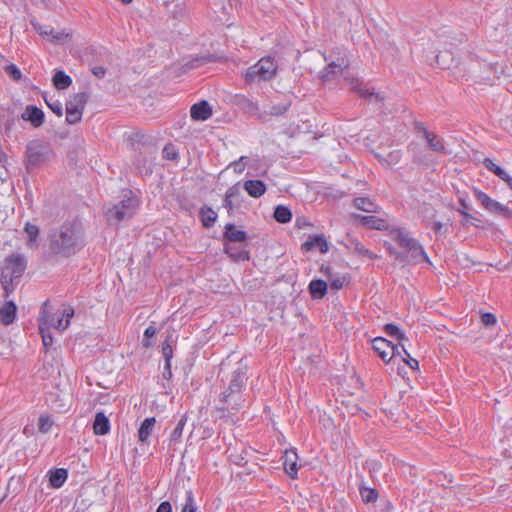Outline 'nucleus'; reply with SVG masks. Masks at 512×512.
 Wrapping results in <instances>:
<instances>
[{
    "label": "nucleus",
    "instance_id": "f257e3e1",
    "mask_svg": "<svg viewBox=\"0 0 512 512\" xmlns=\"http://www.w3.org/2000/svg\"><path fill=\"white\" fill-rule=\"evenodd\" d=\"M230 363L223 361L218 372L220 392L217 396L216 409L221 412L238 411L244 406L243 389L248 379V366L241 359L229 370Z\"/></svg>",
    "mask_w": 512,
    "mask_h": 512
},
{
    "label": "nucleus",
    "instance_id": "f03ea898",
    "mask_svg": "<svg viewBox=\"0 0 512 512\" xmlns=\"http://www.w3.org/2000/svg\"><path fill=\"white\" fill-rule=\"evenodd\" d=\"M84 247V230L79 221L63 223L50 235V250L53 254L68 258Z\"/></svg>",
    "mask_w": 512,
    "mask_h": 512
},
{
    "label": "nucleus",
    "instance_id": "7ed1b4c3",
    "mask_svg": "<svg viewBox=\"0 0 512 512\" xmlns=\"http://www.w3.org/2000/svg\"><path fill=\"white\" fill-rule=\"evenodd\" d=\"M389 237L404 250L407 256H410L414 264L425 263L428 267L434 268V264L424 246L418 239L412 237L406 228L392 226L389 230Z\"/></svg>",
    "mask_w": 512,
    "mask_h": 512
},
{
    "label": "nucleus",
    "instance_id": "20e7f679",
    "mask_svg": "<svg viewBox=\"0 0 512 512\" xmlns=\"http://www.w3.org/2000/svg\"><path fill=\"white\" fill-rule=\"evenodd\" d=\"M354 95L358 96L361 104L366 106L372 114L384 112L387 94L372 83L354 77Z\"/></svg>",
    "mask_w": 512,
    "mask_h": 512
},
{
    "label": "nucleus",
    "instance_id": "39448f33",
    "mask_svg": "<svg viewBox=\"0 0 512 512\" xmlns=\"http://www.w3.org/2000/svg\"><path fill=\"white\" fill-rule=\"evenodd\" d=\"M26 267L27 261L22 254H11L5 258L0 284L6 298L15 290L17 281L22 277Z\"/></svg>",
    "mask_w": 512,
    "mask_h": 512
},
{
    "label": "nucleus",
    "instance_id": "423d86ee",
    "mask_svg": "<svg viewBox=\"0 0 512 512\" xmlns=\"http://www.w3.org/2000/svg\"><path fill=\"white\" fill-rule=\"evenodd\" d=\"M354 209L370 214H379L382 210L369 184L364 180L354 183Z\"/></svg>",
    "mask_w": 512,
    "mask_h": 512
},
{
    "label": "nucleus",
    "instance_id": "0eeeda50",
    "mask_svg": "<svg viewBox=\"0 0 512 512\" xmlns=\"http://www.w3.org/2000/svg\"><path fill=\"white\" fill-rule=\"evenodd\" d=\"M53 155L50 147L39 140L30 141L25 150L24 165L28 172L41 167Z\"/></svg>",
    "mask_w": 512,
    "mask_h": 512
},
{
    "label": "nucleus",
    "instance_id": "6e6552de",
    "mask_svg": "<svg viewBox=\"0 0 512 512\" xmlns=\"http://www.w3.org/2000/svg\"><path fill=\"white\" fill-rule=\"evenodd\" d=\"M131 194L132 192L129 191V195H125L119 203L107 209L105 215L109 222L119 223L134 216L139 203Z\"/></svg>",
    "mask_w": 512,
    "mask_h": 512
},
{
    "label": "nucleus",
    "instance_id": "1a4fd4ad",
    "mask_svg": "<svg viewBox=\"0 0 512 512\" xmlns=\"http://www.w3.org/2000/svg\"><path fill=\"white\" fill-rule=\"evenodd\" d=\"M277 64L272 57H263L256 64L250 66L245 74L248 83L256 81H269L276 75Z\"/></svg>",
    "mask_w": 512,
    "mask_h": 512
},
{
    "label": "nucleus",
    "instance_id": "9d476101",
    "mask_svg": "<svg viewBox=\"0 0 512 512\" xmlns=\"http://www.w3.org/2000/svg\"><path fill=\"white\" fill-rule=\"evenodd\" d=\"M73 315L74 309L70 306L58 309L53 313L43 310L41 318L39 319V324L63 332L69 327L70 320Z\"/></svg>",
    "mask_w": 512,
    "mask_h": 512
},
{
    "label": "nucleus",
    "instance_id": "9b49d317",
    "mask_svg": "<svg viewBox=\"0 0 512 512\" xmlns=\"http://www.w3.org/2000/svg\"><path fill=\"white\" fill-rule=\"evenodd\" d=\"M475 199L480 205L490 213H494L505 220L512 219V209L505 204L490 197L486 192L479 188H473Z\"/></svg>",
    "mask_w": 512,
    "mask_h": 512
},
{
    "label": "nucleus",
    "instance_id": "f8f14e48",
    "mask_svg": "<svg viewBox=\"0 0 512 512\" xmlns=\"http://www.w3.org/2000/svg\"><path fill=\"white\" fill-rule=\"evenodd\" d=\"M413 127L415 133L425 140L429 149L437 153H447L443 138L431 133L423 122L414 121Z\"/></svg>",
    "mask_w": 512,
    "mask_h": 512
},
{
    "label": "nucleus",
    "instance_id": "ddd939ff",
    "mask_svg": "<svg viewBox=\"0 0 512 512\" xmlns=\"http://www.w3.org/2000/svg\"><path fill=\"white\" fill-rule=\"evenodd\" d=\"M354 226L387 232L392 228L385 219L376 216V214L361 215L358 213H354ZM387 234L389 235V233Z\"/></svg>",
    "mask_w": 512,
    "mask_h": 512
},
{
    "label": "nucleus",
    "instance_id": "4468645a",
    "mask_svg": "<svg viewBox=\"0 0 512 512\" xmlns=\"http://www.w3.org/2000/svg\"><path fill=\"white\" fill-rule=\"evenodd\" d=\"M357 478L359 479L358 491L362 502L366 505L374 504L379 498V491L375 487L369 486L362 474L357 473Z\"/></svg>",
    "mask_w": 512,
    "mask_h": 512
},
{
    "label": "nucleus",
    "instance_id": "2eb2a0df",
    "mask_svg": "<svg viewBox=\"0 0 512 512\" xmlns=\"http://www.w3.org/2000/svg\"><path fill=\"white\" fill-rule=\"evenodd\" d=\"M484 167L500 180L506 183V185L512 189V176L505 170L504 167L494 162L493 159L486 157L483 160Z\"/></svg>",
    "mask_w": 512,
    "mask_h": 512
},
{
    "label": "nucleus",
    "instance_id": "dca6fc26",
    "mask_svg": "<svg viewBox=\"0 0 512 512\" xmlns=\"http://www.w3.org/2000/svg\"><path fill=\"white\" fill-rule=\"evenodd\" d=\"M291 107V101H282L278 104H274L270 107V109H262L261 114L259 115V120L262 122H267L271 119V117H280L283 116Z\"/></svg>",
    "mask_w": 512,
    "mask_h": 512
},
{
    "label": "nucleus",
    "instance_id": "f3484780",
    "mask_svg": "<svg viewBox=\"0 0 512 512\" xmlns=\"http://www.w3.org/2000/svg\"><path fill=\"white\" fill-rule=\"evenodd\" d=\"M318 249L321 253H326L329 250V244L324 235L309 236L308 239L301 245L303 252H309Z\"/></svg>",
    "mask_w": 512,
    "mask_h": 512
},
{
    "label": "nucleus",
    "instance_id": "a211bd4d",
    "mask_svg": "<svg viewBox=\"0 0 512 512\" xmlns=\"http://www.w3.org/2000/svg\"><path fill=\"white\" fill-rule=\"evenodd\" d=\"M190 116L196 121H205L212 116V109L205 100L195 103L191 106Z\"/></svg>",
    "mask_w": 512,
    "mask_h": 512
},
{
    "label": "nucleus",
    "instance_id": "6ab92c4d",
    "mask_svg": "<svg viewBox=\"0 0 512 512\" xmlns=\"http://www.w3.org/2000/svg\"><path fill=\"white\" fill-rule=\"evenodd\" d=\"M348 66V62L344 59L338 60L337 62L332 61L328 64L326 68L320 71L319 77L323 81L331 80L334 77V75L341 73L343 69H347Z\"/></svg>",
    "mask_w": 512,
    "mask_h": 512
},
{
    "label": "nucleus",
    "instance_id": "aec40b11",
    "mask_svg": "<svg viewBox=\"0 0 512 512\" xmlns=\"http://www.w3.org/2000/svg\"><path fill=\"white\" fill-rule=\"evenodd\" d=\"M283 459H284L283 465H284L285 472L292 479H296L297 475H298V469H299V466L297 464V461H298L297 453L293 450H290V451L287 450L284 453Z\"/></svg>",
    "mask_w": 512,
    "mask_h": 512
},
{
    "label": "nucleus",
    "instance_id": "412c9836",
    "mask_svg": "<svg viewBox=\"0 0 512 512\" xmlns=\"http://www.w3.org/2000/svg\"><path fill=\"white\" fill-rule=\"evenodd\" d=\"M22 119L29 121L34 127H40L44 122V112L34 105H29L22 114Z\"/></svg>",
    "mask_w": 512,
    "mask_h": 512
},
{
    "label": "nucleus",
    "instance_id": "4be33fe9",
    "mask_svg": "<svg viewBox=\"0 0 512 512\" xmlns=\"http://www.w3.org/2000/svg\"><path fill=\"white\" fill-rule=\"evenodd\" d=\"M237 105L247 114L256 117L259 119V115L262 112V109L259 105L249 99L248 97L241 95L237 97Z\"/></svg>",
    "mask_w": 512,
    "mask_h": 512
},
{
    "label": "nucleus",
    "instance_id": "5701e85b",
    "mask_svg": "<svg viewBox=\"0 0 512 512\" xmlns=\"http://www.w3.org/2000/svg\"><path fill=\"white\" fill-rule=\"evenodd\" d=\"M17 313V306L13 301H7L0 309V320L4 325L14 322Z\"/></svg>",
    "mask_w": 512,
    "mask_h": 512
},
{
    "label": "nucleus",
    "instance_id": "b1692460",
    "mask_svg": "<svg viewBox=\"0 0 512 512\" xmlns=\"http://www.w3.org/2000/svg\"><path fill=\"white\" fill-rule=\"evenodd\" d=\"M243 187L249 196L259 198L266 192V185L261 180H247Z\"/></svg>",
    "mask_w": 512,
    "mask_h": 512
},
{
    "label": "nucleus",
    "instance_id": "393cba45",
    "mask_svg": "<svg viewBox=\"0 0 512 512\" xmlns=\"http://www.w3.org/2000/svg\"><path fill=\"white\" fill-rule=\"evenodd\" d=\"M89 95L86 92H79L70 97L66 102V109L84 111Z\"/></svg>",
    "mask_w": 512,
    "mask_h": 512
},
{
    "label": "nucleus",
    "instance_id": "a878e982",
    "mask_svg": "<svg viewBox=\"0 0 512 512\" xmlns=\"http://www.w3.org/2000/svg\"><path fill=\"white\" fill-rule=\"evenodd\" d=\"M383 331L386 335L396 339L398 342L408 341L405 331L397 323H386L383 326Z\"/></svg>",
    "mask_w": 512,
    "mask_h": 512
},
{
    "label": "nucleus",
    "instance_id": "bb28decb",
    "mask_svg": "<svg viewBox=\"0 0 512 512\" xmlns=\"http://www.w3.org/2000/svg\"><path fill=\"white\" fill-rule=\"evenodd\" d=\"M327 283L321 279L312 280L308 290L313 299H322L327 293Z\"/></svg>",
    "mask_w": 512,
    "mask_h": 512
},
{
    "label": "nucleus",
    "instance_id": "cd10ccee",
    "mask_svg": "<svg viewBox=\"0 0 512 512\" xmlns=\"http://www.w3.org/2000/svg\"><path fill=\"white\" fill-rule=\"evenodd\" d=\"M93 430L96 435H106L110 430L109 419L102 412L95 415Z\"/></svg>",
    "mask_w": 512,
    "mask_h": 512
},
{
    "label": "nucleus",
    "instance_id": "c85d7f7f",
    "mask_svg": "<svg viewBox=\"0 0 512 512\" xmlns=\"http://www.w3.org/2000/svg\"><path fill=\"white\" fill-rule=\"evenodd\" d=\"M385 345H387L385 342V337L378 336L372 340L373 350L379 355V357L385 363H389L390 362L389 351L387 348L384 347Z\"/></svg>",
    "mask_w": 512,
    "mask_h": 512
},
{
    "label": "nucleus",
    "instance_id": "c756f323",
    "mask_svg": "<svg viewBox=\"0 0 512 512\" xmlns=\"http://www.w3.org/2000/svg\"><path fill=\"white\" fill-rule=\"evenodd\" d=\"M68 472L64 468H58L50 471V485L54 488H60L67 480Z\"/></svg>",
    "mask_w": 512,
    "mask_h": 512
},
{
    "label": "nucleus",
    "instance_id": "7c9ffc66",
    "mask_svg": "<svg viewBox=\"0 0 512 512\" xmlns=\"http://www.w3.org/2000/svg\"><path fill=\"white\" fill-rule=\"evenodd\" d=\"M156 423V419L154 417H149L144 419L141 423L140 428L138 430V437L141 442H146L151 435L154 426Z\"/></svg>",
    "mask_w": 512,
    "mask_h": 512
},
{
    "label": "nucleus",
    "instance_id": "2f4dec72",
    "mask_svg": "<svg viewBox=\"0 0 512 512\" xmlns=\"http://www.w3.org/2000/svg\"><path fill=\"white\" fill-rule=\"evenodd\" d=\"M224 236L231 242H243L246 240V233L236 228L234 224H227Z\"/></svg>",
    "mask_w": 512,
    "mask_h": 512
},
{
    "label": "nucleus",
    "instance_id": "473e14b6",
    "mask_svg": "<svg viewBox=\"0 0 512 512\" xmlns=\"http://www.w3.org/2000/svg\"><path fill=\"white\" fill-rule=\"evenodd\" d=\"M33 25H34L35 30L40 35H43V36L51 35L53 37V40L57 43L63 42L69 36L68 34H66L64 32H59V33L54 34L53 33L54 31L50 26H44V25H40V24H37V25L33 24Z\"/></svg>",
    "mask_w": 512,
    "mask_h": 512
},
{
    "label": "nucleus",
    "instance_id": "72a5a7b5",
    "mask_svg": "<svg viewBox=\"0 0 512 512\" xmlns=\"http://www.w3.org/2000/svg\"><path fill=\"white\" fill-rule=\"evenodd\" d=\"M225 253L234 261L249 260V253L245 249L236 247L235 245H226Z\"/></svg>",
    "mask_w": 512,
    "mask_h": 512
},
{
    "label": "nucleus",
    "instance_id": "f704fd0d",
    "mask_svg": "<svg viewBox=\"0 0 512 512\" xmlns=\"http://www.w3.org/2000/svg\"><path fill=\"white\" fill-rule=\"evenodd\" d=\"M133 165L139 171L140 174L148 175L152 173L151 160H149L146 156L142 155L141 153H139L135 157Z\"/></svg>",
    "mask_w": 512,
    "mask_h": 512
},
{
    "label": "nucleus",
    "instance_id": "c9c22d12",
    "mask_svg": "<svg viewBox=\"0 0 512 512\" xmlns=\"http://www.w3.org/2000/svg\"><path fill=\"white\" fill-rule=\"evenodd\" d=\"M201 221L204 227H212L217 219V213L210 207H202L200 209Z\"/></svg>",
    "mask_w": 512,
    "mask_h": 512
},
{
    "label": "nucleus",
    "instance_id": "e433bc0d",
    "mask_svg": "<svg viewBox=\"0 0 512 512\" xmlns=\"http://www.w3.org/2000/svg\"><path fill=\"white\" fill-rule=\"evenodd\" d=\"M53 84L58 90H64L72 84V79L63 71H57L53 76Z\"/></svg>",
    "mask_w": 512,
    "mask_h": 512
},
{
    "label": "nucleus",
    "instance_id": "4c0bfd02",
    "mask_svg": "<svg viewBox=\"0 0 512 512\" xmlns=\"http://www.w3.org/2000/svg\"><path fill=\"white\" fill-rule=\"evenodd\" d=\"M384 248L390 257L394 258L400 263H407L409 261L408 256L404 251L396 249L391 243L385 242Z\"/></svg>",
    "mask_w": 512,
    "mask_h": 512
},
{
    "label": "nucleus",
    "instance_id": "58836bf2",
    "mask_svg": "<svg viewBox=\"0 0 512 512\" xmlns=\"http://www.w3.org/2000/svg\"><path fill=\"white\" fill-rule=\"evenodd\" d=\"M274 218L279 223H288L292 218V213L287 207L279 205L274 210Z\"/></svg>",
    "mask_w": 512,
    "mask_h": 512
},
{
    "label": "nucleus",
    "instance_id": "ea45409f",
    "mask_svg": "<svg viewBox=\"0 0 512 512\" xmlns=\"http://www.w3.org/2000/svg\"><path fill=\"white\" fill-rule=\"evenodd\" d=\"M402 351H403V356H402V360L403 362L414 372H419L420 371V363L419 361L412 357L411 354L408 352V350L406 349V347L404 345H402Z\"/></svg>",
    "mask_w": 512,
    "mask_h": 512
},
{
    "label": "nucleus",
    "instance_id": "a19ab883",
    "mask_svg": "<svg viewBox=\"0 0 512 512\" xmlns=\"http://www.w3.org/2000/svg\"><path fill=\"white\" fill-rule=\"evenodd\" d=\"M460 224L464 227L475 226L479 228V224H475V221L481 222V220L470 213V211L461 210Z\"/></svg>",
    "mask_w": 512,
    "mask_h": 512
},
{
    "label": "nucleus",
    "instance_id": "79ce46f5",
    "mask_svg": "<svg viewBox=\"0 0 512 512\" xmlns=\"http://www.w3.org/2000/svg\"><path fill=\"white\" fill-rule=\"evenodd\" d=\"M480 320L484 327L490 328L497 324L496 314L489 311H480Z\"/></svg>",
    "mask_w": 512,
    "mask_h": 512
},
{
    "label": "nucleus",
    "instance_id": "37998d69",
    "mask_svg": "<svg viewBox=\"0 0 512 512\" xmlns=\"http://www.w3.org/2000/svg\"><path fill=\"white\" fill-rule=\"evenodd\" d=\"M24 230L28 236V245H34L39 234V228L31 223H26Z\"/></svg>",
    "mask_w": 512,
    "mask_h": 512
},
{
    "label": "nucleus",
    "instance_id": "c03bdc74",
    "mask_svg": "<svg viewBox=\"0 0 512 512\" xmlns=\"http://www.w3.org/2000/svg\"><path fill=\"white\" fill-rule=\"evenodd\" d=\"M50 329L51 328H48L47 326L39 324V332L42 337L43 345L46 349H48L53 344V336Z\"/></svg>",
    "mask_w": 512,
    "mask_h": 512
},
{
    "label": "nucleus",
    "instance_id": "a18cd8bd",
    "mask_svg": "<svg viewBox=\"0 0 512 512\" xmlns=\"http://www.w3.org/2000/svg\"><path fill=\"white\" fill-rule=\"evenodd\" d=\"M162 154L163 158L172 161L177 160L179 157L178 150L171 143L164 146Z\"/></svg>",
    "mask_w": 512,
    "mask_h": 512
},
{
    "label": "nucleus",
    "instance_id": "49530a36",
    "mask_svg": "<svg viewBox=\"0 0 512 512\" xmlns=\"http://www.w3.org/2000/svg\"><path fill=\"white\" fill-rule=\"evenodd\" d=\"M185 424H186V418L183 417L179 420L176 427L173 429V431L171 433V436H170L171 442H177L181 438Z\"/></svg>",
    "mask_w": 512,
    "mask_h": 512
},
{
    "label": "nucleus",
    "instance_id": "de8ad7c7",
    "mask_svg": "<svg viewBox=\"0 0 512 512\" xmlns=\"http://www.w3.org/2000/svg\"><path fill=\"white\" fill-rule=\"evenodd\" d=\"M44 100L47 104V106L57 115H62V104L58 100H53L52 97L48 98L47 96L44 97Z\"/></svg>",
    "mask_w": 512,
    "mask_h": 512
},
{
    "label": "nucleus",
    "instance_id": "09e8293b",
    "mask_svg": "<svg viewBox=\"0 0 512 512\" xmlns=\"http://www.w3.org/2000/svg\"><path fill=\"white\" fill-rule=\"evenodd\" d=\"M82 114H83V112H81L80 110L66 109V121L69 124H76V123L80 122V120L82 118Z\"/></svg>",
    "mask_w": 512,
    "mask_h": 512
},
{
    "label": "nucleus",
    "instance_id": "8fccbe9b",
    "mask_svg": "<svg viewBox=\"0 0 512 512\" xmlns=\"http://www.w3.org/2000/svg\"><path fill=\"white\" fill-rule=\"evenodd\" d=\"M458 204H459V206L456 208V211L459 214H461V210L469 212L472 209L471 201L467 195L459 196Z\"/></svg>",
    "mask_w": 512,
    "mask_h": 512
},
{
    "label": "nucleus",
    "instance_id": "3c124183",
    "mask_svg": "<svg viewBox=\"0 0 512 512\" xmlns=\"http://www.w3.org/2000/svg\"><path fill=\"white\" fill-rule=\"evenodd\" d=\"M52 424H53L52 420L50 419L49 416H47V415L40 416L39 423H38L39 431L42 433L48 432L51 429Z\"/></svg>",
    "mask_w": 512,
    "mask_h": 512
},
{
    "label": "nucleus",
    "instance_id": "603ef678",
    "mask_svg": "<svg viewBox=\"0 0 512 512\" xmlns=\"http://www.w3.org/2000/svg\"><path fill=\"white\" fill-rule=\"evenodd\" d=\"M162 354L164 357L165 362H171V359L173 357V348L169 341V339H166L162 343Z\"/></svg>",
    "mask_w": 512,
    "mask_h": 512
},
{
    "label": "nucleus",
    "instance_id": "864d4df0",
    "mask_svg": "<svg viewBox=\"0 0 512 512\" xmlns=\"http://www.w3.org/2000/svg\"><path fill=\"white\" fill-rule=\"evenodd\" d=\"M182 512H196L192 491L186 492V503L182 508Z\"/></svg>",
    "mask_w": 512,
    "mask_h": 512
},
{
    "label": "nucleus",
    "instance_id": "5fc2aeb1",
    "mask_svg": "<svg viewBox=\"0 0 512 512\" xmlns=\"http://www.w3.org/2000/svg\"><path fill=\"white\" fill-rule=\"evenodd\" d=\"M157 333V329L154 326H149L144 331L143 346L149 347L151 344L149 339L154 337Z\"/></svg>",
    "mask_w": 512,
    "mask_h": 512
},
{
    "label": "nucleus",
    "instance_id": "6e6d98bb",
    "mask_svg": "<svg viewBox=\"0 0 512 512\" xmlns=\"http://www.w3.org/2000/svg\"><path fill=\"white\" fill-rule=\"evenodd\" d=\"M245 159H247L246 156H241L237 161H234L230 164V166L233 167L235 173L241 174L245 170Z\"/></svg>",
    "mask_w": 512,
    "mask_h": 512
},
{
    "label": "nucleus",
    "instance_id": "4d7b16f0",
    "mask_svg": "<svg viewBox=\"0 0 512 512\" xmlns=\"http://www.w3.org/2000/svg\"><path fill=\"white\" fill-rule=\"evenodd\" d=\"M354 250L358 251L360 254L367 255L370 259L376 258L377 255L373 252L369 251L368 249H364L361 245V243L354 238Z\"/></svg>",
    "mask_w": 512,
    "mask_h": 512
},
{
    "label": "nucleus",
    "instance_id": "13d9d810",
    "mask_svg": "<svg viewBox=\"0 0 512 512\" xmlns=\"http://www.w3.org/2000/svg\"><path fill=\"white\" fill-rule=\"evenodd\" d=\"M402 345H404L402 342H398L397 344H395V346H393L390 349V352H391V355L389 356L390 361L392 360V358H394L396 356H402V353H403Z\"/></svg>",
    "mask_w": 512,
    "mask_h": 512
},
{
    "label": "nucleus",
    "instance_id": "bf43d9fd",
    "mask_svg": "<svg viewBox=\"0 0 512 512\" xmlns=\"http://www.w3.org/2000/svg\"><path fill=\"white\" fill-rule=\"evenodd\" d=\"M7 71L15 80H19L22 76L21 71L13 64L7 67Z\"/></svg>",
    "mask_w": 512,
    "mask_h": 512
},
{
    "label": "nucleus",
    "instance_id": "052dcab7",
    "mask_svg": "<svg viewBox=\"0 0 512 512\" xmlns=\"http://www.w3.org/2000/svg\"><path fill=\"white\" fill-rule=\"evenodd\" d=\"M365 467L368 468L369 472H378L381 465L378 461H374V460H367L366 463H365Z\"/></svg>",
    "mask_w": 512,
    "mask_h": 512
},
{
    "label": "nucleus",
    "instance_id": "680f3d73",
    "mask_svg": "<svg viewBox=\"0 0 512 512\" xmlns=\"http://www.w3.org/2000/svg\"><path fill=\"white\" fill-rule=\"evenodd\" d=\"M240 194V190L239 188L235 185V186H231L227 189L226 193H225V196L227 198H231V199H234L236 197H238Z\"/></svg>",
    "mask_w": 512,
    "mask_h": 512
},
{
    "label": "nucleus",
    "instance_id": "e2e57ef3",
    "mask_svg": "<svg viewBox=\"0 0 512 512\" xmlns=\"http://www.w3.org/2000/svg\"><path fill=\"white\" fill-rule=\"evenodd\" d=\"M360 416L361 418L365 419L367 417H371V414L366 411L365 409L357 406V405H354V416Z\"/></svg>",
    "mask_w": 512,
    "mask_h": 512
},
{
    "label": "nucleus",
    "instance_id": "0e129e2a",
    "mask_svg": "<svg viewBox=\"0 0 512 512\" xmlns=\"http://www.w3.org/2000/svg\"><path fill=\"white\" fill-rule=\"evenodd\" d=\"M156 512H172V506L170 502L164 501L161 502L156 510Z\"/></svg>",
    "mask_w": 512,
    "mask_h": 512
},
{
    "label": "nucleus",
    "instance_id": "69168bd1",
    "mask_svg": "<svg viewBox=\"0 0 512 512\" xmlns=\"http://www.w3.org/2000/svg\"><path fill=\"white\" fill-rule=\"evenodd\" d=\"M394 509H395L394 504L390 500L386 499L383 502V505H382L380 511L381 512H392Z\"/></svg>",
    "mask_w": 512,
    "mask_h": 512
},
{
    "label": "nucleus",
    "instance_id": "338daca9",
    "mask_svg": "<svg viewBox=\"0 0 512 512\" xmlns=\"http://www.w3.org/2000/svg\"><path fill=\"white\" fill-rule=\"evenodd\" d=\"M92 73L98 78H103L106 74V69L102 66H95L92 68Z\"/></svg>",
    "mask_w": 512,
    "mask_h": 512
},
{
    "label": "nucleus",
    "instance_id": "774afa93",
    "mask_svg": "<svg viewBox=\"0 0 512 512\" xmlns=\"http://www.w3.org/2000/svg\"><path fill=\"white\" fill-rule=\"evenodd\" d=\"M163 377L167 380H170L172 378L171 362H165Z\"/></svg>",
    "mask_w": 512,
    "mask_h": 512
}]
</instances>
